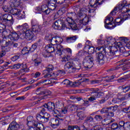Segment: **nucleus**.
<instances>
[{"mask_svg":"<svg viewBox=\"0 0 130 130\" xmlns=\"http://www.w3.org/2000/svg\"><path fill=\"white\" fill-rule=\"evenodd\" d=\"M96 52L99 51L96 54V61L99 64H104L105 62L109 61L110 59L113 58V57L116 53H117V48L115 46L111 47L110 52H109L108 55L110 57L107 58V56H105L106 50L103 46L101 47H98L95 50Z\"/></svg>","mask_w":130,"mask_h":130,"instance_id":"obj_1","label":"nucleus"},{"mask_svg":"<svg viewBox=\"0 0 130 130\" xmlns=\"http://www.w3.org/2000/svg\"><path fill=\"white\" fill-rule=\"evenodd\" d=\"M20 4V0H11L10 3L11 8L13 9V15L17 17L18 20L25 18V13L23 12L22 13V10L19 9Z\"/></svg>","mask_w":130,"mask_h":130,"instance_id":"obj_2","label":"nucleus"},{"mask_svg":"<svg viewBox=\"0 0 130 130\" xmlns=\"http://www.w3.org/2000/svg\"><path fill=\"white\" fill-rule=\"evenodd\" d=\"M116 11H120L121 13H127L130 12V4L127 5L126 1H123L118 5L110 13L111 16H114L116 14Z\"/></svg>","mask_w":130,"mask_h":130,"instance_id":"obj_3","label":"nucleus"},{"mask_svg":"<svg viewBox=\"0 0 130 130\" xmlns=\"http://www.w3.org/2000/svg\"><path fill=\"white\" fill-rule=\"evenodd\" d=\"M0 20H1L4 24L9 27H11L14 23L13 16L11 14H2L0 13Z\"/></svg>","mask_w":130,"mask_h":130,"instance_id":"obj_4","label":"nucleus"},{"mask_svg":"<svg viewBox=\"0 0 130 130\" xmlns=\"http://www.w3.org/2000/svg\"><path fill=\"white\" fill-rule=\"evenodd\" d=\"M85 90L90 92V94L94 93L88 99L89 102H94V101H96V100H97V99L100 98V94L97 93L98 91H99V88H86Z\"/></svg>","mask_w":130,"mask_h":130,"instance_id":"obj_5","label":"nucleus"},{"mask_svg":"<svg viewBox=\"0 0 130 130\" xmlns=\"http://www.w3.org/2000/svg\"><path fill=\"white\" fill-rule=\"evenodd\" d=\"M59 113H58L57 118H52L51 119V126L56 128L57 126L59 125L60 123H61V121H63L66 119V116H63L61 114L59 115Z\"/></svg>","mask_w":130,"mask_h":130,"instance_id":"obj_6","label":"nucleus"},{"mask_svg":"<svg viewBox=\"0 0 130 130\" xmlns=\"http://www.w3.org/2000/svg\"><path fill=\"white\" fill-rule=\"evenodd\" d=\"M83 64L84 66L85 69H91L94 65V57L93 56H87L85 57Z\"/></svg>","mask_w":130,"mask_h":130,"instance_id":"obj_7","label":"nucleus"},{"mask_svg":"<svg viewBox=\"0 0 130 130\" xmlns=\"http://www.w3.org/2000/svg\"><path fill=\"white\" fill-rule=\"evenodd\" d=\"M74 62L72 61L67 62L64 66L65 72H67L68 73H72L73 71H73V70H80L81 69L80 66H79L78 68H74Z\"/></svg>","mask_w":130,"mask_h":130,"instance_id":"obj_8","label":"nucleus"},{"mask_svg":"<svg viewBox=\"0 0 130 130\" xmlns=\"http://www.w3.org/2000/svg\"><path fill=\"white\" fill-rule=\"evenodd\" d=\"M52 27L56 30H64V29H66V28H68L66 23L61 22L60 20H58L55 21V23L53 24Z\"/></svg>","mask_w":130,"mask_h":130,"instance_id":"obj_9","label":"nucleus"},{"mask_svg":"<svg viewBox=\"0 0 130 130\" xmlns=\"http://www.w3.org/2000/svg\"><path fill=\"white\" fill-rule=\"evenodd\" d=\"M43 106L45 108H47L49 111H53L55 114H58V113H59L58 110H55V105L54 103L51 102L45 104Z\"/></svg>","mask_w":130,"mask_h":130,"instance_id":"obj_10","label":"nucleus"},{"mask_svg":"<svg viewBox=\"0 0 130 130\" xmlns=\"http://www.w3.org/2000/svg\"><path fill=\"white\" fill-rule=\"evenodd\" d=\"M105 27L107 29H113L115 26H114V21H113V17H110L106 19L105 21Z\"/></svg>","mask_w":130,"mask_h":130,"instance_id":"obj_11","label":"nucleus"},{"mask_svg":"<svg viewBox=\"0 0 130 130\" xmlns=\"http://www.w3.org/2000/svg\"><path fill=\"white\" fill-rule=\"evenodd\" d=\"M56 53L58 54V55H61V54H62V51H66L69 54L72 55V49L69 48L64 49L63 48V47L61 46V45H58L56 47Z\"/></svg>","mask_w":130,"mask_h":130,"instance_id":"obj_12","label":"nucleus"},{"mask_svg":"<svg viewBox=\"0 0 130 130\" xmlns=\"http://www.w3.org/2000/svg\"><path fill=\"white\" fill-rule=\"evenodd\" d=\"M76 18H77V14H76V13H68L67 14L66 22H67V23H70V24H72L74 23V20H76Z\"/></svg>","mask_w":130,"mask_h":130,"instance_id":"obj_13","label":"nucleus"},{"mask_svg":"<svg viewBox=\"0 0 130 130\" xmlns=\"http://www.w3.org/2000/svg\"><path fill=\"white\" fill-rule=\"evenodd\" d=\"M53 70H54V68H53L52 65H48L46 69L43 71V74L44 75V77L49 78L51 77V74L49 73L52 72Z\"/></svg>","mask_w":130,"mask_h":130,"instance_id":"obj_14","label":"nucleus"},{"mask_svg":"<svg viewBox=\"0 0 130 130\" xmlns=\"http://www.w3.org/2000/svg\"><path fill=\"white\" fill-rule=\"evenodd\" d=\"M27 125L29 127V128H30V127H33L34 128H35V126L37 124V122L35 121L33 116H28L27 118Z\"/></svg>","mask_w":130,"mask_h":130,"instance_id":"obj_15","label":"nucleus"},{"mask_svg":"<svg viewBox=\"0 0 130 130\" xmlns=\"http://www.w3.org/2000/svg\"><path fill=\"white\" fill-rule=\"evenodd\" d=\"M103 3V0H90L89 6L91 8H98V6H101Z\"/></svg>","mask_w":130,"mask_h":130,"instance_id":"obj_16","label":"nucleus"},{"mask_svg":"<svg viewBox=\"0 0 130 130\" xmlns=\"http://www.w3.org/2000/svg\"><path fill=\"white\" fill-rule=\"evenodd\" d=\"M21 127H23V125H19L17 122L13 121L9 126L7 130H19Z\"/></svg>","mask_w":130,"mask_h":130,"instance_id":"obj_17","label":"nucleus"},{"mask_svg":"<svg viewBox=\"0 0 130 130\" xmlns=\"http://www.w3.org/2000/svg\"><path fill=\"white\" fill-rule=\"evenodd\" d=\"M31 60L34 61L35 66L37 67V68H38L41 64V62L42 61L41 58H38L37 54H35L32 55Z\"/></svg>","mask_w":130,"mask_h":130,"instance_id":"obj_18","label":"nucleus"},{"mask_svg":"<svg viewBox=\"0 0 130 130\" xmlns=\"http://www.w3.org/2000/svg\"><path fill=\"white\" fill-rule=\"evenodd\" d=\"M21 67H22V69H23L24 71L25 72H29V69L27 68L26 67V64L24 65L23 64H20V63H17V64H15L14 65H12L11 66V69H14L15 70H18V69H20Z\"/></svg>","mask_w":130,"mask_h":130,"instance_id":"obj_19","label":"nucleus"},{"mask_svg":"<svg viewBox=\"0 0 130 130\" xmlns=\"http://www.w3.org/2000/svg\"><path fill=\"white\" fill-rule=\"evenodd\" d=\"M45 49L47 52H48L49 53H52V52H54V51H57V50L55 49H54V45L53 44H48L46 46Z\"/></svg>","mask_w":130,"mask_h":130,"instance_id":"obj_20","label":"nucleus"},{"mask_svg":"<svg viewBox=\"0 0 130 130\" xmlns=\"http://www.w3.org/2000/svg\"><path fill=\"white\" fill-rule=\"evenodd\" d=\"M34 38V34L31 29H27L25 31V39L27 40H32V39Z\"/></svg>","mask_w":130,"mask_h":130,"instance_id":"obj_21","label":"nucleus"},{"mask_svg":"<svg viewBox=\"0 0 130 130\" xmlns=\"http://www.w3.org/2000/svg\"><path fill=\"white\" fill-rule=\"evenodd\" d=\"M53 80H56L55 78H51L50 79H45L44 80H42L39 82L38 83L36 84V86H38L40 85V84H43V83H45V85H49V84H51V83H54Z\"/></svg>","mask_w":130,"mask_h":130,"instance_id":"obj_22","label":"nucleus"},{"mask_svg":"<svg viewBox=\"0 0 130 130\" xmlns=\"http://www.w3.org/2000/svg\"><path fill=\"white\" fill-rule=\"evenodd\" d=\"M31 25H32V29L33 32H35V33H37V32H38V30L39 29H41L42 27L41 25H38L35 23V21H31Z\"/></svg>","mask_w":130,"mask_h":130,"instance_id":"obj_23","label":"nucleus"},{"mask_svg":"<svg viewBox=\"0 0 130 130\" xmlns=\"http://www.w3.org/2000/svg\"><path fill=\"white\" fill-rule=\"evenodd\" d=\"M84 50L86 52L88 51L89 54H93V53H94L95 52V48L93 46H90L87 45L84 48Z\"/></svg>","mask_w":130,"mask_h":130,"instance_id":"obj_24","label":"nucleus"},{"mask_svg":"<svg viewBox=\"0 0 130 130\" xmlns=\"http://www.w3.org/2000/svg\"><path fill=\"white\" fill-rule=\"evenodd\" d=\"M87 16V8H81L78 13V17L79 18H83V17H86Z\"/></svg>","mask_w":130,"mask_h":130,"instance_id":"obj_25","label":"nucleus"},{"mask_svg":"<svg viewBox=\"0 0 130 130\" xmlns=\"http://www.w3.org/2000/svg\"><path fill=\"white\" fill-rule=\"evenodd\" d=\"M106 45H107V44H110V45H114V44H116V41L115 40V39L112 37H109L106 40Z\"/></svg>","mask_w":130,"mask_h":130,"instance_id":"obj_26","label":"nucleus"},{"mask_svg":"<svg viewBox=\"0 0 130 130\" xmlns=\"http://www.w3.org/2000/svg\"><path fill=\"white\" fill-rule=\"evenodd\" d=\"M67 109L68 112H72L75 110H78L79 109V106L77 105H69L67 106Z\"/></svg>","mask_w":130,"mask_h":130,"instance_id":"obj_27","label":"nucleus"},{"mask_svg":"<svg viewBox=\"0 0 130 130\" xmlns=\"http://www.w3.org/2000/svg\"><path fill=\"white\" fill-rule=\"evenodd\" d=\"M119 16H120L123 22H124L125 20H127V19L129 18L130 14H129L128 15H127V13H126V12H120L119 13Z\"/></svg>","mask_w":130,"mask_h":130,"instance_id":"obj_28","label":"nucleus"},{"mask_svg":"<svg viewBox=\"0 0 130 130\" xmlns=\"http://www.w3.org/2000/svg\"><path fill=\"white\" fill-rule=\"evenodd\" d=\"M9 39L10 40L16 41V40H18V39H19V35L15 31H12L9 36Z\"/></svg>","mask_w":130,"mask_h":130,"instance_id":"obj_29","label":"nucleus"},{"mask_svg":"<svg viewBox=\"0 0 130 130\" xmlns=\"http://www.w3.org/2000/svg\"><path fill=\"white\" fill-rule=\"evenodd\" d=\"M36 118L38 121H40V122H43V123H45V122H47L48 120L47 119H46L43 116H42L40 115V114H37L36 115Z\"/></svg>","mask_w":130,"mask_h":130,"instance_id":"obj_30","label":"nucleus"},{"mask_svg":"<svg viewBox=\"0 0 130 130\" xmlns=\"http://www.w3.org/2000/svg\"><path fill=\"white\" fill-rule=\"evenodd\" d=\"M17 29H19V30H21L22 31H27V30H29V25L27 23H24L22 24V25H18L17 26Z\"/></svg>","mask_w":130,"mask_h":130,"instance_id":"obj_31","label":"nucleus"},{"mask_svg":"<svg viewBox=\"0 0 130 130\" xmlns=\"http://www.w3.org/2000/svg\"><path fill=\"white\" fill-rule=\"evenodd\" d=\"M10 51V47L2 46V51L0 53V57H3L6 55V52Z\"/></svg>","mask_w":130,"mask_h":130,"instance_id":"obj_32","label":"nucleus"},{"mask_svg":"<svg viewBox=\"0 0 130 130\" xmlns=\"http://www.w3.org/2000/svg\"><path fill=\"white\" fill-rule=\"evenodd\" d=\"M42 12L46 15H49L50 14V9L47 7V5H44L42 6Z\"/></svg>","mask_w":130,"mask_h":130,"instance_id":"obj_33","label":"nucleus"},{"mask_svg":"<svg viewBox=\"0 0 130 130\" xmlns=\"http://www.w3.org/2000/svg\"><path fill=\"white\" fill-rule=\"evenodd\" d=\"M78 38H79L78 36H73L72 37H67L66 40L68 43H72V42H75V41H76Z\"/></svg>","mask_w":130,"mask_h":130,"instance_id":"obj_34","label":"nucleus"},{"mask_svg":"<svg viewBox=\"0 0 130 130\" xmlns=\"http://www.w3.org/2000/svg\"><path fill=\"white\" fill-rule=\"evenodd\" d=\"M89 22V17L88 16H84V18L83 19L79 20V22L80 24L87 25Z\"/></svg>","mask_w":130,"mask_h":130,"instance_id":"obj_35","label":"nucleus"},{"mask_svg":"<svg viewBox=\"0 0 130 130\" xmlns=\"http://www.w3.org/2000/svg\"><path fill=\"white\" fill-rule=\"evenodd\" d=\"M1 33L3 34V35H4V37H8L10 38V36H11V34L12 32H11V30L9 29H6L5 30H2V31L1 32Z\"/></svg>","mask_w":130,"mask_h":130,"instance_id":"obj_36","label":"nucleus"},{"mask_svg":"<svg viewBox=\"0 0 130 130\" xmlns=\"http://www.w3.org/2000/svg\"><path fill=\"white\" fill-rule=\"evenodd\" d=\"M122 23H123V20H122L120 15H119V17L115 19V22H114V26H115V27L116 25H120V24H122Z\"/></svg>","mask_w":130,"mask_h":130,"instance_id":"obj_37","label":"nucleus"},{"mask_svg":"<svg viewBox=\"0 0 130 130\" xmlns=\"http://www.w3.org/2000/svg\"><path fill=\"white\" fill-rule=\"evenodd\" d=\"M117 46L119 48V51L121 52V53H125L126 50H125V48L123 46H122V44H121V42H119L117 43Z\"/></svg>","mask_w":130,"mask_h":130,"instance_id":"obj_38","label":"nucleus"},{"mask_svg":"<svg viewBox=\"0 0 130 130\" xmlns=\"http://www.w3.org/2000/svg\"><path fill=\"white\" fill-rule=\"evenodd\" d=\"M119 96H121V98H119V100H120L121 101H123V100L127 99V97L126 96H128V97H130V92L128 94H125L123 95H122L121 93H118V97H119Z\"/></svg>","mask_w":130,"mask_h":130,"instance_id":"obj_39","label":"nucleus"},{"mask_svg":"<svg viewBox=\"0 0 130 130\" xmlns=\"http://www.w3.org/2000/svg\"><path fill=\"white\" fill-rule=\"evenodd\" d=\"M71 59H72V58H71V55H66L62 57L61 61H62V62H66V61H69V60H71Z\"/></svg>","mask_w":130,"mask_h":130,"instance_id":"obj_40","label":"nucleus"},{"mask_svg":"<svg viewBox=\"0 0 130 130\" xmlns=\"http://www.w3.org/2000/svg\"><path fill=\"white\" fill-rule=\"evenodd\" d=\"M119 88L120 89H121L122 90H123V92H124V93H126V92H128V91H129L130 90V86H121L119 87Z\"/></svg>","mask_w":130,"mask_h":130,"instance_id":"obj_41","label":"nucleus"},{"mask_svg":"<svg viewBox=\"0 0 130 130\" xmlns=\"http://www.w3.org/2000/svg\"><path fill=\"white\" fill-rule=\"evenodd\" d=\"M55 41H56V44L57 45V46L58 45H60L61 43H62V41H63V40L62 39V38L59 37H56Z\"/></svg>","mask_w":130,"mask_h":130,"instance_id":"obj_42","label":"nucleus"},{"mask_svg":"<svg viewBox=\"0 0 130 130\" xmlns=\"http://www.w3.org/2000/svg\"><path fill=\"white\" fill-rule=\"evenodd\" d=\"M68 26H70V28L72 29V30H77V25L75 23V21H73V23H67Z\"/></svg>","mask_w":130,"mask_h":130,"instance_id":"obj_43","label":"nucleus"},{"mask_svg":"<svg viewBox=\"0 0 130 130\" xmlns=\"http://www.w3.org/2000/svg\"><path fill=\"white\" fill-rule=\"evenodd\" d=\"M83 55V53L79 52L77 54V57H75L73 60L74 61H80V57Z\"/></svg>","mask_w":130,"mask_h":130,"instance_id":"obj_44","label":"nucleus"},{"mask_svg":"<svg viewBox=\"0 0 130 130\" xmlns=\"http://www.w3.org/2000/svg\"><path fill=\"white\" fill-rule=\"evenodd\" d=\"M50 21H51V19H50V17H48L47 20L44 22L43 24L41 25L42 28H43V27H46L47 25L49 24V22H50Z\"/></svg>","mask_w":130,"mask_h":130,"instance_id":"obj_45","label":"nucleus"},{"mask_svg":"<svg viewBox=\"0 0 130 130\" xmlns=\"http://www.w3.org/2000/svg\"><path fill=\"white\" fill-rule=\"evenodd\" d=\"M97 42L98 45H104V46H106V42L104 40H102L101 39H98Z\"/></svg>","mask_w":130,"mask_h":130,"instance_id":"obj_46","label":"nucleus"},{"mask_svg":"<svg viewBox=\"0 0 130 130\" xmlns=\"http://www.w3.org/2000/svg\"><path fill=\"white\" fill-rule=\"evenodd\" d=\"M77 116L80 119L82 120L83 118H85L86 117V116L85 115V114L84 113V112H79L77 113Z\"/></svg>","mask_w":130,"mask_h":130,"instance_id":"obj_47","label":"nucleus"},{"mask_svg":"<svg viewBox=\"0 0 130 130\" xmlns=\"http://www.w3.org/2000/svg\"><path fill=\"white\" fill-rule=\"evenodd\" d=\"M56 106L58 109H61L62 107H63V104L59 101L56 102Z\"/></svg>","mask_w":130,"mask_h":130,"instance_id":"obj_48","label":"nucleus"},{"mask_svg":"<svg viewBox=\"0 0 130 130\" xmlns=\"http://www.w3.org/2000/svg\"><path fill=\"white\" fill-rule=\"evenodd\" d=\"M59 111L61 112V113H62L63 114H67V113L69 112L67 106L61 108Z\"/></svg>","mask_w":130,"mask_h":130,"instance_id":"obj_49","label":"nucleus"},{"mask_svg":"<svg viewBox=\"0 0 130 130\" xmlns=\"http://www.w3.org/2000/svg\"><path fill=\"white\" fill-rule=\"evenodd\" d=\"M29 52H30V49L28 50V48H27V47L23 48L21 51V53L23 54V55H25V54H27V53H28Z\"/></svg>","mask_w":130,"mask_h":130,"instance_id":"obj_50","label":"nucleus"},{"mask_svg":"<svg viewBox=\"0 0 130 130\" xmlns=\"http://www.w3.org/2000/svg\"><path fill=\"white\" fill-rule=\"evenodd\" d=\"M62 84H63V85H69V86H72L73 82L68 79H65L63 81Z\"/></svg>","mask_w":130,"mask_h":130,"instance_id":"obj_51","label":"nucleus"},{"mask_svg":"<svg viewBox=\"0 0 130 130\" xmlns=\"http://www.w3.org/2000/svg\"><path fill=\"white\" fill-rule=\"evenodd\" d=\"M94 121V118L92 117H88L85 121L86 123H90Z\"/></svg>","mask_w":130,"mask_h":130,"instance_id":"obj_52","label":"nucleus"},{"mask_svg":"<svg viewBox=\"0 0 130 130\" xmlns=\"http://www.w3.org/2000/svg\"><path fill=\"white\" fill-rule=\"evenodd\" d=\"M120 38L121 39V43L123 44L125 43V44L126 45L129 42L127 38L121 37Z\"/></svg>","mask_w":130,"mask_h":130,"instance_id":"obj_53","label":"nucleus"},{"mask_svg":"<svg viewBox=\"0 0 130 130\" xmlns=\"http://www.w3.org/2000/svg\"><path fill=\"white\" fill-rule=\"evenodd\" d=\"M112 122V121L111 120H108L107 119H104L103 121V123L104 125H108V124H110Z\"/></svg>","mask_w":130,"mask_h":130,"instance_id":"obj_54","label":"nucleus"},{"mask_svg":"<svg viewBox=\"0 0 130 130\" xmlns=\"http://www.w3.org/2000/svg\"><path fill=\"white\" fill-rule=\"evenodd\" d=\"M3 9L5 13H9L11 11V8L8 7L7 5H4Z\"/></svg>","mask_w":130,"mask_h":130,"instance_id":"obj_55","label":"nucleus"},{"mask_svg":"<svg viewBox=\"0 0 130 130\" xmlns=\"http://www.w3.org/2000/svg\"><path fill=\"white\" fill-rule=\"evenodd\" d=\"M48 6V8L50 11V10L51 11H54V10H55V9H56V5L55 4H53L51 5V4H49Z\"/></svg>","mask_w":130,"mask_h":130,"instance_id":"obj_56","label":"nucleus"},{"mask_svg":"<svg viewBox=\"0 0 130 130\" xmlns=\"http://www.w3.org/2000/svg\"><path fill=\"white\" fill-rule=\"evenodd\" d=\"M37 48V44H34L31 46V48H29V51L33 52Z\"/></svg>","mask_w":130,"mask_h":130,"instance_id":"obj_57","label":"nucleus"},{"mask_svg":"<svg viewBox=\"0 0 130 130\" xmlns=\"http://www.w3.org/2000/svg\"><path fill=\"white\" fill-rule=\"evenodd\" d=\"M53 37V35H47V36H46L45 37V40L50 42Z\"/></svg>","mask_w":130,"mask_h":130,"instance_id":"obj_58","label":"nucleus"},{"mask_svg":"<svg viewBox=\"0 0 130 130\" xmlns=\"http://www.w3.org/2000/svg\"><path fill=\"white\" fill-rule=\"evenodd\" d=\"M118 108V106L117 105L114 106L113 107H110V108H108V111H110L112 110V111H115V110H117Z\"/></svg>","mask_w":130,"mask_h":130,"instance_id":"obj_59","label":"nucleus"},{"mask_svg":"<svg viewBox=\"0 0 130 130\" xmlns=\"http://www.w3.org/2000/svg\"><path fill=\"white\" fill-rule=\"evenodd\" d=\"M111 128L112 129H117L118 128H119V126H118V124L116 123H113L111 125Z\"/></svg>","mask_w":130,"mask_h":130,"instance_id":"obj_60","label":"nucleus"},{"mask_svg":"<svg viewBox=\"0 0 130 130\" xmlns=\"http://www.w3.org/2000/svg\"><path fill=\"white\" fill-rule=\"evenodd\" d=\"M7 28V25L5 23H0V33L3 32V30H5Z\"/></svg>","mask_w":130,"mask_h":130,"instance_id":"obj_61","label":"nucleus"},{"mask_svg":"<svg viewBox=\"0 0 130 130\" xmlns=\"http://www.w3.org/2000/svg\"><path fill=\"white\" fill-rule=\"evenodd\" d=\"M94 118L96 121H101V120L103 119V118H102V116L100 115H95Z\"/></svg>","mask_w":130,"mask_h":130,"instance_id":"obj_62","label":"nucleus"},{"mask_svg":"<svg viewBox=\"0 0 130 130\" xmlns=\"http://www.w3.org/2000/svg\"><path fill=\"white\" fill-rule=\"evenodd\" d=\"M125 130H130V122H125V126L124 127Z\"/></svg>","mask_w":130,"mask_h":130,"instance_id":"obj_63","label":"nucleus"},{"mask_svg":"<svg viewBox=\"0 0 130 130\" xmlns=\"http://www.w3.org/2000/svg\"><path fill=\"white\" fill-rule=\"evenodd\" d=\"M93 130H103V128L99 125H96L93 126Z\"/></svg>","mask_w":130,"mask_h":130,"instance_id":"obj_64","label":"nucleus"}]
</instances>
